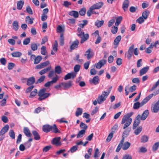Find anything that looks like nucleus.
<instances>
[{"label": "nucleus", "instance_id": "412c9836", "mask_svg": "<svg viewBox=\"0 0 159 159\" xmlns=\"http://www.w3.org/2000/svg\"><path fill=\"white\" fill-rule=\"evenodd\" d=\"M89 36L88 34H83L82 36L81 40L80 41V43H83L84 42L86 41L89 38Z\"/></svg>", "mask_w": 159, "mask_h": 159}, {"label": "nucleus", "instance_id": "2f4dec72", "mask_svg": "<svg viewBox=\"0 0 159 159\" xmlns=\"http://www.w3.org/2000/svg\"><path fill=\"white\" fill-rule=\"evenodd\" d=\"M42 59V57L41 56H38L36 57L35 60L34 61V64H37L39 63L41 60Z\"/></svg>", "mask_w": 159, "mask_h": 159}, {"label": "nucleus", "instance_id": "5fc2aeb1", "mask_svg": "<svg viewBox=\"0 0 159 159\" xmlns=\"http://www.w3.org/2000/svg\"><path fill=\"white\" fill-rule=\"evenodd\" d=\"M55 72L53 70H50L48 75L49 78H51L55 75H56Z\"/></svg>", "mask_w": 159, "mask_h": 159}, {"label": "nucleus", "instance_id": "20e7f679", "mask_svg": "<svg viewBox=\"0 0 159 159\" xmlns=\"http://www.w3.org/2000/svg\"><path fill=\"white\" fill-rule=\"evenodd\" d=\"M140 115L139 114L135 118L133 126V129H134L139 125L140 122Z\"/></svg>", "mask_w": 159, "mask_h": 159}, {"label": "nucleus", "instance_id": "f257e3e1", "mask_svg": "<svg viewBox=\"0 0 159 159\" xmlns=\"http://www.w3.org/2000/svg\"><path fill=\"white\" fill-rule=\"evenodd\" d=\"M133 112L128 113L124 115L122 119L121 124H125L123 129H125L122 135L125 137H127L129 135V133L131 129V128H128L127 129L126 128L129 126L131 123L132 119L130 117L133 115Z\"/></svg>", "mask_w": 159, "mask_h": 159}, {"label": "nucleus", "instance_id": "a878e982", "mask_svg": "<svg viewBox=\"0 0 159 159\" xmlns=\"http://www.w3.org/2000/svg\"><path fill=\"white\" fill-rule=\"evenodd\" d=\"M131 144L128 142H125L123 144L122 148L123 150H127L130 146Z\"/></svg>", "mask_w": 159, "mask_h": 159}, {"label": "nucleus", "instance_id": "8fccbe9b", "mask_svg": "<svg viewBox=\"0 0 159 159\" xmlns=\"http://www.w3.org/2000/svg\"><path fill=\"white\" fill-rule=\"evenodd\" d=\"M59 40L60 45L63 46L64 44V37L63 34H61Z\"/></svg>", "mask_w": 159, "mask_h": 159}, {"label": "nucleus", "instance_id": "2eb2a0df", "mask_svg": "<svg viewBox=\"0 0 159 159\" xmlns=\"http://www.w3.org/2000/svg\"><path fill=\"white\" fill-rule=\"evenodd\" d=\"M99 78L98 76L93 77L92 79L89 80L91 84H93L94 85H97L99 83Z\"/></svg>", "mask_w": 159, "mask_h": 159}, {"label": "nucleus", "instance_id": "680f3d73", "mask_svg": "<svg viewBox=\"0 0 159 159\" xmlns=\"http://www.w3.org/2000/svg\"><path fill=\"white\" fill-rule=\"evenodd\" d=\"M77 146L75 145L72 147L70 149V151L71 153H73L77 150Z\"/></svg>", "mask_w": 159, "mask_h": 159}, {"label": "nucleus", "instance_id": "69168bd1", "mask_svg": "<svg viewBox=\"0 0 159 159\" xmlns=\"http://www.w3.org/2000/svg\"><path fill=\"white\" fill-rule=\"evenodd\" d=\"M15 66V64L14 63L11 62L9 63L8 65V68L9 70H11Z\"/></svg>", "mask_w": 159, "mask_h": 159}, {"label": "nucleus", "instance_id": "a19ab883", "mask_svg": "<svg viewBox=\"0 0 159 159\" xmlns=\"http://www.w3.org/2000/svg\"><path fill=\"white\" fill-rule=\"evenodd\" d=\"M45 78V76L43 75L41 76L36 81L35 84H36L41 83L43 82Z\"/></svg>", "mask_w": 159, "mask_h": 159}, {"label": "nucleus", "instance_id": "0e129e2a", "mask_svg": "<svg viewBox=\"0 0 159 159\" xmlns=\"http://www.w3.org/2000/svg\"><path fill=\"white\" fill-rule=\"evenodd\" d=\"M136 89V86L135 85H134L131 86L129 89V90L131 92H132L135 90Z\"/></svg>", "mask_w": 159, "mask_h": 159}, {"label": "nucleus", "instance_id": "052dcab7", "mask_svg": "<svg viewBox=\"0 0 159 159\" xmlns=\"http://www.w3.org/2000/svg\"><path fill=\"white\" fill-rule=\"evenodd\" d=\"M27 12L30 15L33 14V11L30 6H27L26 8Z\"/></svg>", "mask_w": 159, "mask_h": 159}, {"label": "nucleus", "instance_id": "bb28decb", "mask_svg": "<svg viewBox=\"0 0 159 159\" xmlns=\"http://www.w3.org/2000/svg\"><path fill=\"white\" fill-rule=\"evenodd\" d=\"M121 39V37L120 35L117 36L115 39L114 41V44L115 45H118Z\"/></svg>", "mask_w": 159, "mask_h": 159}, {"label": "nucleus", "instance_id": "58836bf2", "mask_svg": "<svg viewBox=\"0 0 159 159\" xmlns=\"http://www.w3.org/2000/svg\"><path fill=\"white\" fill-rule=\"evenodd\" d=\"M142 107L140 102H135L133 106V108L135 110L138 109L140 107Z\"/></svg>", "mask_w": 159, "mask_h": 159}, {"label": "nucleus", "instance_id": "bf43d9fd", "mask_svg": "<svg viewBox=\"0 0 159 159\" xmlns=\"http://www.w3.org/2000/svg\"><path fill=\"white\" fill-rule=\"evenodd\" d=\"M42 109H43V110H44V108L43 107V108H42L41 107H39L35 110L34 111V113H38L41 111Z\"/></svg>", "mask_w": 159, "mask_h": 159}, {"label": "nucleus", "instance_id": "774afa93", "mask_svg": "<svg viewBox=\"0 0 159 159\" xmlns=\"http://www.w3.org/2000/svg\"><path fill=\"white\" fill-rule=\"evenodd\" d=\"M122 159H132V157L131 155L126 154L123 156Z\"/></svg>", "mask_w": 159, "mask_h": 159}, {"label": "nucleus", "instance_id": "aec40b11", "mask_svg": "<svg viewBox=\"0 0 159 159\" xmlns=\"http://www.w3.org/2000/svg\"><path fill=\"white\" fill-rule=\"evenodd\" d=\"M129 0H124L122 5V8L124 11H126L129 7Z\"/></svg>", "mask_w": 159, "mask_h": 159}, {"label": "nucleus", "instance_id": "864d4df0", "mask_svg": "<svg viewBox=\"0 0 159 159\" xmlns=\"http://www.w3.org/2000/svg\"><path fill=\"white\" fill-rule=\"evenodd\" d=\"M37 93V90L36 89H34V91L31 92L29 96L30 98H32L35 96Z\"/></svg>", "mask_w": 159, "mask_h": 159}, {"label": "nucleus", "instance_id": "603ef678", "mask_svg": "<svg viewBox=\"0 0 159 159\" xmlns=\"http://www.w3.org/2000/svg\"><path fill=\"white\" fill-rule=\"evenodd\" d=\"M9 134L10 136L12 139H15V134L14 130L12 129L10 130Z\"/></svg>", "mask_w": 159, "mask_h": 159}, {"label": "nucleus", "instance_id": "13d9d810", "mask_svg": "<svg viewBox=\"0 0 159 159\" xmlns=\"http://www.w3.org/2000/svg\"><path fill=\"white\" fill-rule=\"evenodd\" d=\"M30 42V39L27 38L24 39L23 41V44L24 45H27L29 44Z\"/></svg>", "mask_w": 159, "mask_h": 159}, {"label": "nucleus", "instance_id": "4c0bfd02", "mask_svg": "<svg viewBox=\"0 0 159 159\" xmlns=\"http://www.w3.org/2000/svg\"><path fill=\"white\" fill-rule=\"evenodd\" d=\"M150 13L148 11H146L143 12L142 14V16L144 19H146Z\"/></svg>", "mask_w": 159, "mask_h": 159}, {"label": "nucleus", "instance_id": "0eeeda50", "mask_svg": "<svg viewBox=\"0 0 159 159\" xmlns=\"http://www.w3.org/2000/svg\"><path fill=\"white\" fill-rule=\"evenodd\" d=\"M50 63V62L48 61H47L45 62H42L40 64H39L37 65L35 69H40L43 68L45 67H46L48 66Z\"/></svg>", "mask_w": 159, "mask_h": 159}, {"label": "nucleus", "instance_id": "cd10ccee", "mask_svg": "<svg viewBox=\"0 0 159 159\" xmlns=\"http://www.w3.org/2000/svg\"><path fill=\"white\" fill-rule=\"evenodd\" d=\"M149 67H144L140 70V75H142L145 74L148 71Z\"/></svg>", "mask_w": 159, "mask_h": 159}, {"label": "nucleus", "instance_id": "f03ea898", "mask_svg": "<svg viewBox=\"0 0 159 159\" xmlns=\"http://www.w3.org/2000/svg\"><path fill=\"white\" fill-rule=\"evenodd\" d=\"M42 130L45 133H48L52 130L54 133L56 134L59 133L60 132L56 125L55 124L53 125V126H51L48 125H43L42 127Z\"/></svg>", "mask_w": 159, "mask_h": 159}, {"label": "nucleus", "instance_id": "7ed1b4c3", "mask_svg": "<svg viewBox=\"0 0 159 159\" xmlns=\"http://www.w3.org/2000/svg\"><path fill=\"white\" fill-rule=\"evenodd\" d=\"M108 95V93L105 91L103 92L102 94L99 96L97 99L98 103L101 104L103 101H105Z\"/></svg>", "mask_w": 159, "mask_h": 159}, {"label": "nucleus", "instance_id": "c756f323", "mask_svg": "<svg viewBox=\"0 0 159 159\" xmlns=\"http://www.w3.org/2000/svg\"><path fill=\"white\" fill-rule=\"evenodd\" d=\"M149 139L148 136L146 135H143L141 136V142L145 143L148 141Z\"/></svg>", "mask_w": 159, "mask_h": 159}, {"label": "nucleus", "instance_id": "f8f14e48", "mask_svg": "<svg viewBox=\"0 0 159 159\" xmlns=\"http://www.w3.org/2000/svg\"><path fill=\"white\" fill-rule=\"evenodd\" d=\"M152 111L157 113L159 111V100L156 103L152 109Z\"/></svg>", "mask_w": 159, "mask_h": 159}, {"label": "nucleus", "instance_id": "dca6fc26", "mask_svg": "<svg viewBox=\"0 0 159 159\" xmlns=\"http://www.w3.org/2000/svg\"><path fill=\"white\" fill-rule=\"evenodd\" d=\"M103 4L102 2H99L98 3H96L93 4L91 7L93 10L95 9H99L100 8L103 6Z\"/></svg>", "mask_w": 159, "mask_h": 159}, {"label": "nucleus", "instance_id": "ea45409f", "mask_svg": "<svg viewBox=\"0 0 159 159\" xmlns=\"http://www.w3.org/2000/svg\"><path fill=\"white\" fill-rule=\"evenodd\" d=\"M82 112L83 111L82 108H77L75 112V116L77 117L79 116L82 115Z\"/></svg>", "mask_w": 159, "mask_h": 159}, {"label": "nucleus", "instance_id": "f3484780", "mask_svg": "<svg viewBox=\"0 0 159 159\" xmlns=\"http://www.w3.org/2000/svg\"><path fill=\"white\" fill-rule=\"evenodd\" d=\"M79 41L78 39H76L73 41L72 44L70 46V49L71 50L77 48L78 47Z\"/></svg>", "mask_w": 159, "mask_h": 159}, {"label": "nucleus", "instance_id": "9b49d317", "mask_svg": "<svg viewBox=\"0 0 159 159\" xmlns=\"http://www.w3.org/2000/svg\"><path fill=\"white\" fill-rule=\"evenodd\" d=\"M153 94L152 93L146 97L140 103L141 106H143L149 101L153 97Z\"/></svg>", "mask_w": 159, "mask_h": 159}, {"label": "nucleus", "instance_id": "ddd939ff", "mask_svg": "<svg viewBox=\"0 0 159 159\" xmlns=\"http://www.w3.org/2000/svg\"><path fill=\"white\" fill-rule=\"evenodd\" d=\"M24 80H27V85H30L33 84L35 82V78L34 77L32 76L29 78L28 79L26 78H24Z\"/></svg>", "mask_w": 159, "mask_h": 159}, {"label": "nucleus", "instance_id": "b1692460", "mask_svg": "<svg viewBox=\"0 0 159 159\" xmlns=\"http://www.w3.org/2000/svg\"><path fill=\"white\" fill-rule=\"evenodd\" d=\"M91 49L90 48L89 49L85 52V53L84 54L85 56H86L87 59L89 60L92 57L93 55L90 53Z\"/></svg>", "mask_w": 159, "mask_h": 159}, {"label": "nucleus", "instance_id": "de8ad7c7", "mask_svg": "<svg viewBox=\"0 0 159 159\" xmlns=\"http://www.w3.org/2000/svg\"><path fill=\"white\" fill-rule=\"evenodd\" d=\"M47 53L46 48L44 46H42L41 48V53L43 55H45Z\"/></svg>", "mask_w": 159, "mask_h": 159}, {"label": "nucleus", "instance_id": "6ab92c4d", "mask_svg": "<svg viewBox=\"0 0 159 159\" xmlns=\"http://www.w3.org/2000/svg\"><path fill=\"white\" fill-rule=\"evenodd\" d=\"M149 114L148 110H145L142 113L141 116L140 115V120H145L148 117Z\"/></svg>", "mask_w": 159, "mask_h": 159}, {"label": "nucleus", "instance_id": "4d7b16f0", "mask_svg": "<svg viewBox=\"0 0 159 159\" xmlns=\"http://www.w3.org/2000/svg\"><path fill=\"white\" fill-rule=\"evenodd\" d=\"M86 12V9L85 8H83L81 9L79 11L80 15L81 16H84L85 15Z\"/></svg>", "mask_w": 159, "mask_h": 159}, {"label": "nucleus", "instance_id": "5701e85b", "mask_svg": "<svg viewBox=\"0 0 159 159\" xmlns=\"http://www.w3.org/2000/svg\"><path fill=\"white\" fill-rule=\"evenodd\" d=\"M24 4V2L23 0H20V1L17 2V9L19 10H21Z\"/></svg>", "mask_w": 159, "mask_h": 159}, {"label": "nucleus", "instance_id": "c03bdc74", "mask_svg": "<svg viewBox=\"0 0 159 159\" xmlns=\"http://www.w3.org/2000/svg\"><path fill=\"white\" fill-rule=\"evenodd\" d=\"M122 18L121 16H119L116 19V22L115 23V25L116 26H118L120 24V23Z\"/></svg>", "mask_w": 159, "mask_h": 159}, {"label": "nucleus", "instance_id": "393cba45", "mask_svg": "<svg viewBox=\"0 0 159 159\" xmlns=\"http://www.w3.org/2000/svg\"><path fill=\"white\" fill-rule=\"evenodd\" d=\"M69 14L71 16H73L75 18H78L79 16L78 12L75 11H72L69 12Z\"/></svg>", "mask_w": 159, "mask_h": 159}, {"label": "nucleus", "instance_id": "9d476101", "mask_svg": "<svg viewBox=\"0 0 159 159\" xmlns=\"http://www.w3.org/2000/svg\"><path fill=\"white\" fill-rule=\"evenodd\" d=\"M60 137H55L53 139L52 143L57 146H60L61 145V143L60 142Z\"/></svg>", "mask_w": 159, "mask_h": 159}, {"label": "nucleus", "instance_id": "3c124183", "mask_svg": "<svg viewBox=\"0 0 159 159\" xmlns=\"http://www.w3.org/2000/svg\"><path fill=\"white\" fill-rule=\"evenodd\" d=\"M55 70L54 71L55 73L58 74H60L61 72V69L60 66H56L55 68Z\"/></svg>", "mask_w": 159, "mask_h": 159}, {"label": "nucleus", "instance_id": "338daca9", "mask_svg": "<svg viewBox=\"0 0 159 159\" xmlns=\"http://www.w3.org/2000/svg\"><path fill=\"white\" fill-rule=\"evenodd\" d=\"M137 21L139 24H141L144 22V18L140 16L137 19Z\"/></svg>", "mask_w": 159, "mask_h": 159}, {"label": "nucleus", "instance_id": "72a5a7b5", "mask_svg": "<svg viewBox=\"0 0 159 159\" xmlns=\"http://www.w3.org/2000/svg\"><path fill=\"white\" fill-rule=\"evenodd\" d=\"M34 19H31L29 16H28L25 18V21L28 24H32L33 23Z\"/></svg>", "mask_w": 159, "mask_h": 159}, {"label": "nucleus", "instance_id": "f704fd0d", "mask_svg": "<svg viewBox=\"0 0 159 159\" xmlns=\"http://www.w3.org/2000/svg\"><path fill=\"white\" fill-rule=\"evenodd\" d=\"M159 147V142H157L155 143L152 147V150L153 152L157 150Z\"/></svg>", "mask_w": 159, "mask_h": 159}, {"label": "nucleus", "instance_id": "49530a36", "mask_svg": "<svg viewBox=\"0 0 159 159\" xmlns=\"http://www.w3.org/2000/svg\"><path fill=\"white\" fill-rule=\"evenodd\" d=\"M80 127L83 129L82 130H84V131H86L88 127V126L83 122L80 123Z\"/></svg>", "mask_w": 159, "mask_h": 159}, {"label": "nucleus", "instance_id": "e433bc0d", "mask_svg": "<svg viewBox=\"0 0 159 159\" xmlns=\"http://www.w3.org/2000/svg\"><path fill=\"white\" fill-rule=\"evenodd\" d=\"M86 132V131H84V130H80L77 135V138H82L83 136L85 134Z\"/></svg>", "mask_w": 159, "mask_h": 159}, {"label": "nucleus", "instance_id": "7c9ffc66", "mask_svg": "<svg viewBox=\"0 0 159 159\" xmlns=\"http://www.w3.org/2000/svg\"><path fill=\"white\" fill-rule=\"evenodd\" d=\"M50 95V93H45L44 95H43L42 96L39 97L38 98V100L39 101H41L42 100H44L45 99L48 97Z\"/></svg>", "mask_w": 159, "mask_h": 159}, {"label": "nucleus", "instance_id": "09e8293b", "mask_svg": "<svg viewBox=\"0 0 159 159\" xmlns=\"http://www.w3.org/2000/svg\"><path fill=\"white\" fill-rule=\"evenodd\" d=\"M77 31L79 34H77V35L80 38H82V36L84 34V32L80 28H78Z\"/></svg>", "mask_w": 159, "mask_h": 159}, {"label": "nucleus", "instance_id": "79ce46f5", "mask_svg": "<svg viewBox=\"0 0 159 159\" xmlns=\"http://www.w3.org/2000/svg\"><path fill=\"white\" fill-rule=\"evenodd\" d=\"M114 132L115 131H112L109 134L107 139H106V141L107 142H109L111 140L112 138L113 137V134Z\"/></svg>", "mask_w": 159, "mask_h": 159}, {"label": "nucleus", "instance_id": "c9c22d12", "mask_svg": "<svg viewBox=\"0 0 159 159\" xmlns=\"http://www.w3.org/2000/svg\"><path fill=\"white\" fill-rule=\"evenodd\" d=\"M22 54L21 52H13L11 53V56L13 57H19Z\"/></svg>", "mask_w": 159, "mask_h": 159}, {"label": "nucleus", "instance_id": "c85d7f7f", "mask_svg": "<svg viewBox=\"0 0 159 159\" xmlns=\"http://www.w3.org/2000/svg\"><path fill=\"white\" fill-rule=\"evenodd\" d=\"M12 26L13 29L15 31H17L19 29L18 23L17 20L13 21L12 23Z\"/></svg>", "mask_w": 159, "mask_h": 159}, {"label": "nucleus", "instance_id": "37998d69", "mask_svg": "<svg viewBox=\"0 0 159 159\" xmlns=\"http://www.w3.org/2000/svg\"><path fill=\"white\" fill-rule=\"evenodd\" d=\"M31 48L34 51L38 49L37 44L35 43H32L31 44Z\"/></svg>", "mask_w": 159, "mask_h": 159}, {"label": "nucleus", "instance_id": "6e6552de", "mask_svg": "<svg viewBox=\"0 0 159 159\" xmlns=\"http://www.w3.org/2000/svg\"><path fill=\"white\" fill-rule=\"evenodd\" d=\"M72 81L70 80L67 82L61 83V85L64 88V89L66 90L70 88L72 85Z\"/></svg>", "mask_w": 159, "mask_h": 159}, {"label": "nucleus", "instance_id": "a18cd8bd", "mask_svg": "<svg viewBox=\"0 0 159 159\" xmlns=\"http://www.w3.org/2000/svg\"><path fill=\"white\" fill-rule=\"evenodd\" d=\"M46 91V89L45 88H43L40 89L38 93V95L39 97L41 96H42L43 95L45 94Z\"/></svg>", "mask_w": 159, "mask_h": 159}, {"label": "nucleus", "instance_id": "e2e57ef3", "mask_svg": "<svg viewBox=\"0 0 159 159\" xmlns=\"http://www.w3.org/2000/svg\"><path fill=\"white\" fill-rule=\"evenodd\" d=\"M80 66L79 65H76L74 67V70L76 73L78 72L80 69Z\"/></svg>", "mask_w": 159, "mask_h": 159}, {"label": "nucleus", "instance_id": "423d86ee", "mask_svg": "<svg viewBox=\"0 0 159 159\" xmlns=\"http://www.w3.org/2000/svg\"><path fill=\"white\" fill-rule=\"evenodd\" d=\"M107 60L105 59L100 60L97 63L95 64V66L98 69H100L106 64Z\"/></svg>", "mask_w": 159, "mask_h": 159}, {"label": "nucleus", "instance_id": "4468645a", "mask_svg": "<svg viewBox=\"0 0 159 159\" xmlns=\"http://www.w3.org/2000/svg\"><path fill=\"white\" fill-rule=\"evenodd\" d=\"M9 126L6 125L3 127L0 131V136H2L5 134L8 130Z\"/></svg>", "mask_w": 159, "mask_h": 159}, {"label": "nucleus", "instance_id": "39448f33", "mask_svg": "<svg viewBox=\"0 0 159 159\" xmlns=\"http://www.w3.org/2000/svg\"><path fill=\"white\" fill-rule=\"evenodd\" d=\"M134 45L132 44L129 48L128 53L125 54V55L127 56L128 59L129 60L130 59L134 51Z\"/></svg>", "mask_w": 159, "mask_h": 159}, {"label": "nucleus", "instance_id": "1a4fd4ad", "mask_svg": "<svg viewBox=\"0 0 159 159\" xmlns=\"http://www.w3.org/2000/svg\"><path fill=\"white\" fill-rule=\"evenodd\" d=\"M76 73L73 72L68 73L64 76V80H67L71 78L73 79L76 76Z\"/></svg>", "mask_w": 159, "mask_h": 159}, {"label": "nucleus", "instance_id": "473e14b6", "mask_svg": "<svg viewBox=\"0 0 159 159\" xmlns=\"http://www.w3.org/2000/svg\"><path fill=\"white\" fill-rule=\"evenodd\" d=\"M104 22L103 20L101 21L97 20L95 22V25L98 28H99L103 25Z\"/></svg>", "mask_w": 159, "mask_h": 159}, {"label": "nucleus", "instance_id": "6e6d98bb", "mask_svg": "<svg viewBox=\"0 0 159 159\" xmlns=\"http://www.w3.org/2000/svg\"><path fill=\"white\" fill-rule=\"evenodd\" d=\"M142 129V127H138L136 130H135L134 133L135 135H138L141 132Z\"/></svg>", "mask_w": 159, "mask_h": 159}, {"label": "nucleus", "instance_id": "a211bd4d", "mask_svg": "<svg viewBox=\"0 0 159 159\" xmlns=\"http://www.w3.org/2000/svg\"><path fill=\"white\" fill-rule=\"evenodd\" d=\"M23 132L25 135L28 137H31L32 134L29 129L27 127H24L23 128Z\"/></svg>", "mask_w": 159, "mask_h": 159}, {"label": "nucleus", "instance_id": "4be33fe9", "mask_svg": "<svg viewBox=\"0 0 159 159\" xmlns=\"http://www.w3.org/2000/svg\"><path fill=\"white\" fill-rule=\"evenodd\" d=\"M32 133L34 136V139L36 140H39L40 139V137L38 133L36 130H34L32 131Z\"/></svg>", "mask_w": 159, "mask_h": 159}]
</instances>
